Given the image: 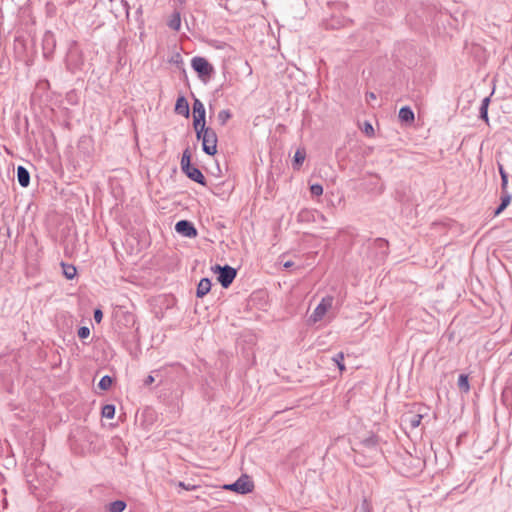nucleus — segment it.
I'll return each instance as SVG.
<instances>
[{
    "mask_svg": "<svg viewBox=\"0 0 512 512\" xmlns=\"http://www.w3.org/2000/svg\"><path fill=\"white\" fill-rule=\"evenodd\" d=\"M194 129L197 139L202 141L203 151L210 156L215 155L217 153L218 141L216 132L205 125H200Z\"/></svg>",
    "mask_w": 512,
    "mask_h": 512,
    "instance_id": "1",
    "label": "nucleus"
},
{
    "mask_svg": "<svg viewBox=\"0 0 512 512\" xmlns=\"http://www.w3.org/2000/svg\"><path fill=\"white\" fill-rule=\"evenodd\" d=\"M334 297L332 295H327L323 297L320 303L316 306L314 311L308 318L309 324H316L328 317L331 319L330 311L333 308Z\"/></svg>",
    "mask_w": 512,
    "mask_h": 512,
    "instance_id": "2",
    "label": "nucleus"
},
{
    "mask_svg": "<svg viewBox=\"0 0 512 512\" xmlns=\"http://www.w3.org/2000/svg\"><path fill=\"white\" fill-rule=\"evenodd\" d=\"M213 270L218 273V281L224 288L229 287L237 275L236 270L228 265H216Z\"/></svg>",
    "mask_w": 512,
    "mask_h": 512,
    "instance_id": "3",
    "label": "nucleus"
},
{
    "mask_svg": "<svg viewBox=\"0 0 512 512\" xmlns=\"http://www.w3.org/2000/svg\"><path fill=\"white\" fill-rule=\"evenodd\" d=\"M224 489L235 491L240 494H246L252 491L253 483L249 480L248 476L243 475L234 483L224 485Z\"/></svg>",
    "mask_w": 512,
    "mask_h": 512,
    "instance_id": "4",
    "label": "nucleus"
},
{
    "mask_svg": "<svg viewBox=\"0 0 512 512\" xmlns=\"http://www.w3.org/2000/svg\"><path fill=\"white\" fill-rule=\"evenodd\" d=\"M191 65L200 77H209L214 70L213 66L203 57H194Z\"/></svg>",
    "mask_w": 512,
    "mask_h": 512,
    "instance_id": "5",
    "label": "nucleus"
},
{
    "mask_svg": "<svg viewBox=\"0 0 512 512\" xmlns=\"http://www.w3.org/2000/svg\"><path fill=\"white\" fill-rule=\"evenodd\" d=\"M175 230L182 236L194 238L197 236V230L194 225L187 220H180L175 225Z\"/></svg>",
    "mask_w": 512,
    "mask_h": 512,
    "instance_id": "6",
    "label": "nucleus"
},
{
    "mask_svg": "<svg viewBox=\"0 0 512 512\" xmlns=\"http://www.w3.org/2000/svg\"><path fill=\"white\" fill-rule=\"evenodd\" d=\"M194 121L193 127L197 128L200 125H205V108L199 99H195L193 103Z\"/></svg>",
    "mask_w": 512,
    "mask_h": 512,
    "instance_id": "7",
    "label": "nucleus"
},
{
    "mask_svg": "<svg viewBox=\"0 0 512 512\" xmlns=\"http://www.w3.org/2000/svg\"><path fill=\"white\" fill-rule=\"evenodd\" d=\"M187 177H189L191 180L201 184L206 185V180L202 172L195 166H190L185 171H183Z\"/></svg>",
    "mask_w": 512,
    "mask_h": 512,
    "instance_id": "8",
    "label": "nucleus"
},
{
    "mask_svg": "<svg viewBox=\"0 0 512 512\" xmlns=\"http://www.w3.org/2000/svg\"><path fill=\"white\" fill-rule=\"evenodd\" d=\"M17 180L20 186L28 187L30 183V174L26 168L23 166H18L17 168Z\"/></svg>",
    "mask_w": 512,
    "mask_h": 512,
    "instance_id": "9",
    "label": "nucleus"
},
{
    "mask_svg": "<svg viewBox=\"0 0 512 512\" xmlns=\"http://www.w3.org/2000/svg\"><path fill=\"white\" fill-rule=\"evenodd\" d=\"M175 111L177 114L183 115L185 117L189 116V104L183 96L177 99Z\"/></svg>",
    "mask_w": 512,
    "mask_h": 512,
    "instance_id": "10",
    "label": "nucleus"
},
{
    "mask_svg": "<svg viewBox=\"0 0 512 512\" xmlns=\"http://www.w3.org/2000/svg\"><path fill=\"white\" fill-rule=\"evenodd\" d=\"M211 289V281L208 278H202L197 286L196 295L199 298L204 297Z\"/></svg>",
    "mask_w": 512,
    "mask_h": 512,
    "instance_id": "11",
    "label": "nucleus"
},
{
    "mask_svg": "<svg viewBox=\"0 0 512 512\" xmlns=\"http://www.w3.org/2000/svg\"><path fill=\"white\" fill-rule=\"evenodd\" d=\"M414 112L408 106L402 107L399 111V119L403 123L411 124L414 122Z\"/></svg>",
    "mask_w": 512,
    "mask_h": 512,
    "instance_id": "12",
    "label": "nucleus"
},
{
    "mask_svg": "<svg viewBox=\"0 0 512 512\" xmlns=\"http://www.w3.org/2000/svg\"><path fill=\"white\" fill-rule=\"evenodd\" d=\"M457 385H458L459 390L464 393H468L470 391V384H469L468 376L466 374H461L459 376Z\"/></svg>",
    "mask_w": 512,
    "mask_h": 512,
    "instance_id": "13",
    "label": "nucleus"
},
{
    "mask_svg": "<svg viewBox=\"0 0 512 512\" xmlns=\"http://www.w3.org/2000/svg\"><path fill=\"white\" fill-rule=\"evenodd\" d=\"M305 157H306V153L304 150H300L298 149L295 154H294V168L295 169H299L300 166L303 164L304 160H305Z\"/></svg>",
    "mask_w": 512,
    "mask_h": 512,
    "instance_id": "14",
    "label": "nucleus"
},
{
    "mask_svg": "<svg viewBox=\"0 0 512 512\" xmlns=\"http://www.w3.org/2000/svg\"><path fill=\"white\" fill-rule=\"evenodd\" d=\"M126 508V503L121 500L111 502L108 506L109 512H123Z\"/></svg>",
    "mask_w": 512,
    "mask_h": 512,
    "instance_id": "15",
    "label": "nucleus"
},
{
    "mask_svg": "<svg viewBox=\"0 0 512 512\" xmlns=\"http://www.w3.org/2000/svg\"><path fill=\"white\" fill-rule=\"evenodd\" d=\"M191 165V154L189 149L187 148L182 155L181 158V169L182 171H185L187 168H189Z\"/></svg>",
    "mask_w": 512,
    "mask_h": 512,
    "instance_id": "16",
    "label": "nucleus"
},
{
    "mask_svg": "<svg viewBox=\"0 0 512 512\" xmlns=\"http://www.w3.org/2000/svg\"><path fill=\"white\" fill-rule=\"evenodd\" d=\"M102 416L107 419H112L115 415V406L112 404H106L102 407Z\"/></svg>",
    "mask_w": 512,
    "mask_h": 512,
    "instance_id": "17",
    "label": "nucleus"
},
{
    "mask_svg": "<svg viewBox=\"0 0 512 512\" xmlns=\"http://www.w3.org/2000/svg\"><path fill=\"white\" fill-rule=\"evenodd\" d=\"M63 274L67 279H73L76 276V268L73 265L62 263Z\"/></svg>",
    "mask_w": 512,
    "mask_h": 512,
    "instance_id": "18",
    "label": "nucleus"
},
{
    "mask_svg": "<svg viewBox=\"0 0 512 512\" xmlns=\"http://www.w3.org/2000/svg\"><path fill=\"white\" fill-rule=\"evenodd\" d=\"M230 118L231 113L229 110H221L217 115V120L221 126H224Z\"/></svg>",
    "mask_w": 512,
    "mask_h": 512,
    "instance_id": "19",
    "label": "nucleus"
},
{
    "mask_svg": "<svg viewBox=\"0 0 512 512\" xmlns=\"http://www.w3.org/2000/svg\"><path fill=\"white\" fill-rule=\"evenodd\" d=\"M168 26L173 30H179L181 26V19L179 13H176L173 15V17L170 19Z\"/></svg>",
    "mask_w": 512,
    "mask_h": 512,
    "instance_id": "20",
    "label": "nucleus"
},
{
    "mask_svg": "<svg viewBox=\"0 0 512 512\" xmlns=\"http://www.w3.org/2000/svg\"><path fill=\"white\" fill-rule=\"evenodd\" d=\"M333 362L337 365V367L339 368V370L342 372L345 370V365H344V354L343 352H339L337 353L333 358H332Z\"/></svg>",
    "mask_w": 512,
    "mask_h": 512,
    "instance_id": "21",
    "label": "nucleus"
},
{
    "mask_svg": "<svg viewBox=\"0 0 512 512\" xmlns=\"http://www.w3.org/2000/svg\"><path fill=\"white\" fill-rule=\"evenodd\" d=\"M112 382V378L108 375H105L100 379L98 386L102 390H108L111 387Z\"/></svg>",
    "mask_w": 512,
    "mask_h": 512,
    "instance_id": "22",
    "label": "nucleus"
},
{
    "mask_svg": "<svg viewBox=\"0 0 512 512\" xmlns=\"http://www.w3.org/2000/svg\"><path fill=\"white\" fill-rule=\"evenodd\" d=\"M310 192L313 196H321L323 194V187L320 184H313L310 186Z\"/></svg>",
    "mask_w": 512,
    "mask_h": 512,
    "instance_id": "23",
    "label": "nucleus"
},
{
    "mask_svg": "<svg viewBox=\"0 0 512 512\" xmlns=\"http://www.w3.org/2000/svg\"><path fill=\"white\" fill-rule=\"evenodd\" d=\"M78 337L81 339H86L90 335V329L86 326H82L78 329Z\"/></svg>",
    "mask_w": 512,
    "mask_h": 512,
    "instance_id": "24",
    "label": "nucleus"
},
{
    "mask_svg": "<svg viewBox=\"0 0 512 512\" xmlns=\"http://www.w3.org/2000/svg\"><path fill=\"white\" fill-rule=\"evenodd\" d=\"M511 195L507 192V190L502 191L501 195V204L507 207L510 204Z\"/></svg>",
    "mask_w": 512,
    "mask_h": 512,
    "instance_id": "25",
    "label": "nucleus"
},
{
    "mask_svg": "<svg viewBox=\"0 0 512 512\" xmlns=\"http://www.w3.org/2000/svg\"><path fill=\"white\" fill-rule=\"evenodd\" d=\"M421 420H422V415H419V414H415L411 417L410 419V424L413 428H416L420 425L421 423Z\"/></svg>",
    "mask_w": 512,
    "mask_h": 512,
    "instance_id": "26",
    "label": "nucleus"
},
{
    "mask_svg": "<svg viewBox=\"0 0 512 512\" xmlns=\"http://www.w3.org/2000/svg\"><path fill=\"white\" fill-rule=\"evenodd\" d=\"M364 132L369 136L374 134V128L369 122L365 123Z\"/></svg>",
    "mask_w": 512,
    "mask_h": 512,
    "instance_id": "27",
    "label": "nucleus"
},
{
    "mask_svg": "<svg viewBox=\"0 0 512 512\" xmlns=\"http://www.w3.org/2000/svg\"><path fill=\"white\" fill-rule=\"evenodd\" d=\"M480 118L483 119L486 123H488V109L480 107Z\"/></svg>",
    "mask_w": 512,
    "mask_h": 512,
    "instance_id": "28",
    "label": "nucleus"
},
{
    "mask_svg": "<svg viewBox=\"0 0 512 512\" xmlns=\"http://www.w3.org/2000/svg\"><path fill=\"white\" fill-rule=\"evenodd\" d=\"M102 318H103V313L100 309H96L94 311V320L97 322V323H100L102 321Z\"/></svg>",
    "mask_w": 512,
    "mask_h": 512,
    "instance_id": "29",
    "label": "nucleus"
},
{
    "mask_svg": "<svg viewBox=\"0 0 512 512\" xmlns=\"http://www.w3.org/2000/svg\"><path fill=\"white\" fill-rule=\"evenodd\" d=\"M507 184H508V174H503V176L501 177L502 191H505L507 189Z\"/></svg>",
    "mask_w": 512,
    "mask_h": 512,
    "instance_id": "30",
    "label": "nucleus"
},
{
    "mask_svg": "<svg viewBox=\"0 0 512 512\" xmlns=\"http://www.w3.org/2000/svg\"><path fill=\"white\" fill-rule=\"evenodd\" d=\"M489 103H490V97H485L483 100H482V103H481V108H486L488 109V106H489Z\"/></svg>",
    "mask_w": 512,
    "mask_h": 512,
    "instance_id": "31",
    "label": "nucleus"
},
{
    "mask_svg": "<svg viewBox=\"0 0 512 512\" xmlns=\"http://www.w3.org/2000/svg\"><path fill=\"white\" fill-rule=\"evenodd\" d=\"M155 381L154 377L152 375H148L146 379L144 380L145 385H151Z\"/></svg>",
    "mask_w": 512,
    "mask_h": 512,
    "instance_id": "32",
    "label": "nucleus"
},
{
    "mask_svg": "<svg viewBox=\"0 0 512 512\" xmlns=\"http://www.w3.org/2000/svg\"><path fill=\"white\" fill-rule=\"evenodd\" d=\"M366 99H367V101L375 100V99H376V95H375V93H373V92H367V93H366Z\"/></svg>",
    "mask_w": 512,
    "mask_h": 512,
    "instance_id": "33",
    "label": "nucleus"
},
{
    "mask_svg": "<svg viewBox=\"0 0 512 512\" xmlns=\"http://www.w3.org/2000/svg\"><path fill=\"white\" fill-rule=\"evenodd\" d=\"M506 207L500 203L498 208L495 210V215H499Z\"/></svg>",
    "mask_w": 512,
    "mask_h": 512,
    "instance_id": "34",
    "label": "nucleus"
},
{
    "mask_svg": "<svg viewBox=\"0 0 512 512\" xmlns=\"http://www.w3.org/2000/svg\"><path fill=\"white\" fill-rule=\"evenodd\" d=\"M377 243H378L380 248H383V247L387 246V242L384 239H378Z\"/></svg>",
    "mask_w": 512,
    "mask_h": 512,
    "instance_id": "35",
    "label": "nucleus"
},
{
    "mask_svg": "<svg viewBox=\"0 0 512 512\" xmlns=\"http://www.w3.org/2000/svg\"><path fill=\"white\" fill-rule=\"evenodd\" d=\"M122 3L125 8L126 15L128 16L129 15V5H128L127 1H125V0H122Z\"/></svg>",
    "mask_w": 512,
    "mask_h": 512,
    "instance_id": "36",
    "label": "nucleus"
},
{
    "mask_svg": "<svg viewBox=\"0 0 512 512\" xmlns=\"http://www.w3.org/2000/svg\"><path fill=\"white\" fill-rule=\"evenodd\" d=\"M499 173H500V176L502 177L503 174H507L506 171L504 170L503 166L501 164H499Z\"/></svg>",
    "mask_w": 512,
    "mask_h": 512,
    "instance_id": "37",
    "label": "nucleus"
},
{
    "mask_svg": "<svg viewBox=\"0 0 512 512\" xmlns=\"http://www.w3.org/2000/svg\"><path fill=\"white\" fill-rule=\"evenodd\" d=\"M283 266H284V268H290V267H292V266H293V262H291V261H287V262H285V263L283 264Z\"/></svg>",
    "mask_w": 512,
    "mask_h": 512,
    "instance_id": "38",
    "label": "nucleus"
}]
</instances>
